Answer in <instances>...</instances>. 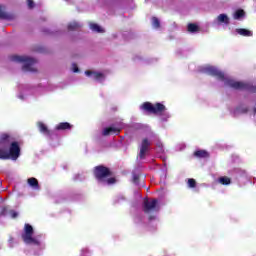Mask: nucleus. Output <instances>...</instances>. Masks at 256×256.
Here are the masks:
<instances>
[{
    "label": "nucleus",
    "instance_id": "obj_1",
    "mask_svg": "<svg viewBox=\"0 0 256 256\" xmlns=\"http://www.w3.org/2000/svg\"><path fill=\"white\" fill-rule=\"evenodd\" d=\"M93 175L98 183H105L106 185L117 183V179L113 177V172L107 166L98 165L94 167Z\"/></svg>",
    "mask_w": 256,
    "mask_h": 256
},
{
    "label": "nucleus",
    "instance_id": "obj_2",
    "mask_svg": "<svg viewBox=\"0 0 256 256\" xmlns=\"http://www.w3.org/2000/svg\"><path fill=\"white\" fill-rule=\"evenodd\" d=\"M10 61H14L15 63H24L22 66V71L36 73L37 69L33 67L37 60L35 58L27 57V56H11Z\"/></svg>",
    "mask_w": 256,
    "mask_h": 256
},
{
    "label": "nucleus",
    "instance_id": "obj_3",
    "mask_svg": "<svg viewBox=\"0 0 256 256\" xmlns=\"http://www.w3.org/2000/svg\"><path fill=\"white\" fill-rule=\"evenodd\" d=\"M142 111H146L151 115H163L167 111V107H165L162 103L157 102L153 105L151 102H144L141 105Z\"/></svg>",
    "mask_w": 256,
    "mask_h": 256
},
{
    "label": "nucleus",
    "instance_id": "obj_4",
    "mask_svg": "<svg viewBox=\"0 0 256 256\" xmlns=\"http://www.w3.org/2000/svg\"><path fill=\"white\" fill-rule=\"evenodd\" d=\"M200 73L210 75V77H215L219 81H225V73L215 66H204L200 69Z\"/></svg>",
    "mask_w": 256,
    "mask_h": 256
},
{
    "label": "nucleus",
    "instance_id": "obj_5",
    "mask_svg": "<svg viewBox=\"0 0 256 256\" xmlns=\"http://www.w3.org/2000/svg\"><path fill=\"white\" fill-rule=\"evenodd\" d=\"M33 233H35L33 226H31V224H25L22 239L26 245H39L38 240L33 238Z\"/></svg>",
    "mask_w": 256,
    "mask_h": 256
},
{
    "label": "nucleus",
    "instance_id": "obj_6",
    "mask_svg": "<svg viewBox=\"0 0 256 256\" xmlns=\"http://www.w3.org/2000/svg\"><path fill=\"white\" fill-rule=\"evenodd\" d=\"M226 83L230 85L233 89H237L238 91H250V93H256V86H253L249 83L239 82V81H229L226 78Z\"/></svg>",
    "mask_w": 256,
    "mask_h": 256
},
{
    "label": "nucleus",
    "instance_id": "obj_7",
    "mask_svg": "<svg viewBox=\"0 0 256 256\" xmlns=\"http://www.w3.org/2000/svg\"><path fill=\"white\" fill-rule=\"evenodd\" d=\"M7 155L8 159H12V161H17V159H19V156L21 155V147L19 146V142H11Z\"/></svg>",
    "mask_w": 256,
    "mask_h": 256
},
{
    "label": "nucleus",
    "instance_id": "obj_8",
    "mask_svg": "<svg viewBox=\"0 0 256 256\" xmlns=\"http://www.w3.org/2000/svg\"><path fill=\"white\" fill-rule=\"evenodd\" d=\"M159 200L152 199H145L143 202V211L144 213H151V211H159Z\"/></svg>",
    "mask_w": 256,
    "mask_h": 256
},
{
    "label": "nucleus",
    "instance_id": "obj_9",
    "mask_svg": "<svg viewBox=\"0 0 256 256\" xmlns=\"http://www.w3.org/2000/svg\"><path fill=\"white\" fill-rule=\"evenodd\" d=\"M150 146H151V142L149 141V139L144 138L142 140V143H141V146H140V153H139L140 159L145 158V155H147V151H149Z\"/></svg>",
    "mask_w": 256,
    "mask_h": 256
},
{
    "label": "nucleus",
    "instance_id": "obj_10",
    "mask_svg": "<svg viewBox=\"0 0 256 256\" xmlns=\"http://www.w3.org/2000/svg\"><path fill=\"white\" fill-rule=\"evenodd\" d=\"M119 133H121V129L110 126V127H106L103 130L102 135L104 137H109V135H119Z\"/></svg>",
    "mask_w": 256,
    "mask_h": 256
},
{
    "label": "nucleus",
    "instance_id": "obj_11",
    "mask_svg": "<svg viewBox=\"0 0 256 256\" xmlns=\"http://www.w3.org/2000/svg\"><path fill=\"white\" fill-rule=\"evenodd\" d=\"M85 75H87L88 77H93V79L95 81H101L103 79H105V74L104 73H101V72H93L91 70H87L85 71Z\"/></svg>",
    "mask_w": 256,
    "mask_h": 256
},
{
    "label": "nucleus",
    "instance_id": "obj_12",
    "mask_svg": "<svg viewBox=\"0 0 256 256\" xmlns=\"http://www.w3.org/2000/svg\"><path fill=\"white\" fill-rule=\"evenodd\" d=\"M38 129L40 133H43V135H46V137H51L52 133L51 130L45 125L43 122H38Z\"/></svg>",
    "mask_w": 256,
    "mask_h": 256
},
{
    "label": "nucleus",
    "instance_id": "obj_13",
    "mask_svg": "<svg viewBox=\"0 0 256 256\" xmlns=\"http://www.w3.org/2000/svg\"><path fill=\"white\" fill-rule=\"evenodd\" d=\"M13 141L11 135L3 133L0 135V145H9Z\"/></svg>",
    "mask_w": 256,
    "mask_h": 256
},
{
    "label": "nucleus",
    "instance_id": "obj_14",
    "mask_svg": "<svg viewBox=\"0 0 256 256\" xmlns=\"http://www.w3.org/2000/svg\"><path fill=\"white\" fill-rule=\"evenodd\" d=\"M73 127V125L69 124V122H61L56 125V131H68Z\"/></svg>",
    "mask_w": 256,
    "mask_h": 256
},
{
    "label": "nucleus",
    "instance_id": "obj_15",
    "mask_svg": "<svg viewBox=\"0 0 256 256\" xmlns=\"http://www.w3.org/2000/svg\"><path fill=\"white\" fill-rule=\"evenodd\" d=\"M236 33H238V35H241L242 37H253V32L245 28L236 29Z\"/></svg>",
    "mask_w": 256,
    "mask_h": 256
},
{
    "label": "nucleus",
    "instance_id": "obj_16",
    "mask_svg": "<svg viewBox=\"0 0 256 256\" xmlns=\"http://www.w3.org/2000/svg\"><path fill=\"white\" fill-rule=\"evenodd\" d=\"M194 157H197V159H207L209 158V152L207 150H197L194 152Z\"/></svg>",
    "mask_w": 256,
    "mask_h": 256
},
{
    "label": "nucleus",
    "instance_id": "obj_17",
    "mask_svg": "<svg viewBox=\"0 0 256 256\" xmlns=\"http://www.w3.org/2000/svg\"><path fill=\"white\" fill-rule=\"evenodd\" d=\"M187 31H188V33H199V31H200L199 25H197L195 23H189L187 25Z\"/></svg>",
    "mask_w": 256,
    "mask_h": 256
},
{
    "label": "nucleus",
    "instance_id": "obj_18",
    "mask_svg": "<svg viewBox=\"0 0 256 256\" xmlns=\"http://www.w3.org/2000/svg\"><path fill=\"white\" fill-rule=\"evenodd\" d=\"M28 185H30V187H33L34 189H39V181L37 180V178H29Z\"/></svg>",
    "mask_w": 256,
    "mask_h": 256
},
{
    "label": "nucleus",
    "instance_id": "obj_19",
    "mask_svg": "<svg viewBox=\"0 0 256 256\" xmlns=\"http://www.w3.org/2000/svg\"><path fill=\"white\" fill-rule=\"evenodd\" d=\"M78 29H81L79 22H71L68 24V31H78Z\"/></svg>",
    "mask_w": 256,
    "mask_h": 256
},
{
    "label": "nucleus",
    "instance_id": "obj_20",
    "mask_svg": "<svg viewBox=\"0 0 256 256\" xmlns=\"http://www.w3.org/2000/svg\"><path fill=\"white\" fill-rule=\"evenodd\" d=\"M245 17V10L243 9H238L234 13V19H243Z\"/></svg>",
    "mask_w": 256,
    "mask_h": 256
},
{
    "label": "nucleus",
    "instance_id": "obj_21",
    "mask_svg": "<svg viewBox=\"0 0 256 256\" xmlns=\"http://www.w3.org/2000/svg\"><path fill=\"white\" fill-rule=\"evenodd\" d=\"M0 19H9V15L5 12V6L0 5Z\"/></svg>",
    "mask_w": 256,
    "mask_h": 256
},
{
    "label": "nucleus",
    "instance_id": "obj_22",
    "mask_svg": "<svg viewBox=\"0 0 256 256\" xmlns=\"http://www.w3.org/2000/svg\"><path fill=\"white\" fill-rule=\"evenodd\" d=\"M90 29L92 31H95L96 33H103V30L101 29V26H99V24H95V23L90 24Z\"/></svg>",
    "mask_w": 256,
    "mask_h": 256
},
{
    "label": "nucleus",
    "instance_id": "obj_23",
    "mask_svg": "<svg viewBox=\"0 0 256 256\" xmlns=\"http://www.w3.org/2000/svg\"><path fill=\"white\" fill-rule=\"evenodd\" d=\"M152 26L154 29H159L161 27V22L159 21V18L152 17Z\"/></svg>",
    "mask_w": 256,
    "mask_h": 256
},
{
    "label": "nucleus",
    "instance_id": "obj_24",
    "mask_svg": "<svg viewBox=\"0 0 256 256\" xmlns=\"http://www.w3.org/2000/svg\"><path fill=\"white\" fill-rule=\"evenodd\" d=\"M140 179H141L140 174H137V173L132 174V183H134V185H139Z\"/></svg>",
    "mask_w": 256,
    "mask_h": 256
},
{
    "label": "nucleus",
    "instance_id": "obj_25",
    "mask_svg": "<svg viewBox=\"0 0 256 256\" xmlns=\"http://www.w3.org/2000/svg\"><path fill=\"white\" fill-rule=\"evenodd\" d=\"M188 187H190L191 189H195V187H197V181H195V179L193 178H189Z\"/></svg>",
    "mask_w": 256,
    "mask_h": 256
},
{
    "label": "nucleus",
    "instance_id": "obj_26",
    "mask_svg": "<svg viewBox=\"0 0 256 256\" xmlns=\"http://www.w3.org/2000/svg\"><path fill=\"white\" fill-rule=\"evenodd\" d=\"M0 159H2V160L9 159V156L7 155V151L0 149Z\"/></svg>",
    "mask_w": 256,
    "mask_h": 256
},
{
    "label": "nucleus",
    "instance_id": "obj_27",
    "mask_svg": "<svg viewBox=\"0 0 256 256\" xmlns=\"http://www.w3.org/2000/svg\"><path fill=\"white\" fill-rule=\"evenodd\" d=\"M9 213V208L7 206H4L1 209L0 215H2L3 217H5V215H7Z\"/></svg>",
    "mask_w": 256,
    "mask_h": 256
},
{
    "label": "nucleus",
    "instance_id": "obj_28",
    "mask_svg": "<svg viewBox=\"0 0 256 256\" xmlns=\"http://www.w3.org/2000/svg\"><path fill=\"white\" fill-rule=\"evenodd\" d=\"M9 215L12 217V219H17V217H19V213H17L15 210H9Z\"/></svg>",
    "mask_w": 256,
    "mask_h": 256
},
{
    "label": "nucleus",
    "instance_id": "obj_29",
    "mask_svg": "<svg viewBox=\"0 0 256 256\" xmlns=\"http://www.w3.org/2000/svg\"><path fill=\"white\" fill-rule=\"evenodd\" d=\"M217 21L219 23H225V14H220L218 17H217Z\"/></svg>",
    "mask_w": 256,
    "mask_h": 256
},
{
    "label": "nucleus",
    "instance_id": "obj_30",
    "mask_svg": "<svg viewBox=\"0 0 256 256\" xmlns=\"http://www.w3.org/2000/svg\"><path fill=\"white\" fill-rule=\"evenodd\" d=\"M27 5L29 9H33V7H35V2L33 0H27Z\"/></svg>",
    "mask_w": 256,
    "mask_h": 256
},
{
    "label": "nucleus",
    "instance_id": "obj_31",
    "mask_svg": "<svg viewBox=\"0 0 256 256\" xmlns=\"http://www.w3.org/2000/svg\"><path fill=\"white\" fill-rule=\"evenodd\" d=\"M73 72L79 73V67H77V64H73Z\"/></svg>",
    "mask_w": 256,
    "mask_h": 256
},
{
    "label": "nucleus",
    "instance_id": "obj_32",
    "mask_svg": "<svg viewBox=\"0 0 256 256\" xmlns=\"http://www.w3.org/2000/svg\"><path fill=\"white\" fill-rule=\"evenodd\" d=\"M225 185H231V178L225 177Z\"/></svg>",
    "mask_w": 256,
    "mask_h": 256
},
{
    "label": "nucleus",
    "instance_id": "obj_33",
    "mask_svg": "<svg viewBox=\"0 0 256 256\" xmlns=\"http://www.w3.org/2000/svg\"><path fill=\"white\" fill-rule=\"evenodd\" d=\"M219 182L221 183V185H225V176L221 177L219 179Z\"/></svg>",
    "mask_w": 256,
    "mask_h": 256
},
{
    "label": "nucleus",
    "instance_id": "obj_34",
    "mask_svg": "<svg viewBox=\"0 0 256 256\" xmlns=\"http://www.w3.org/2000/svg\"><path fill=\"white\" fill-rule=\"evenodd\" d=\"M227 23H229V17H227V15L225 16V24L227 25Z\"/></svg>",
    "mask_w": 256,
    "mask_h": 256
}]
</instances>
